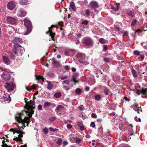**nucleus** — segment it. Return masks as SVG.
I'll return each instance as SVG.
<instances>
[{
    "label": "nucleus",
    "instance_id": "1",
    "mask_svg": "<svg viewBox=\"0 0 147 147\" xmlns=\"http://www.w3.org/2000/svg\"><path fill=\"white\" fill-rule=\"evenodd\" d=\"M28 99L25 98V102L26 103L25 109L27 111L24 110L21 113L18 112L15 116L16 120L19 123L24 124L26 123L28 124L29 123V119L32 117V115L34 114V111L33 110L35 108L34 107L30 105L26 100Z\"/></svg>",
    "mask_w": 147,
    "mask_h": 147
},
{
    "label": "nucleus",
    "instance_id": "2",
    "mask_svg": "<svg viewBox=\"0 0 147 147\" xmlns=\"http://www.w3.org/2000/svg\"><path fill=\"white\" fill-rule=\"evenodd\" d=\"M24 51V48L19 44H15L13 47L12 51L18 56H21Z\"/></svg>",
    "mask_w": 147,
    "mask_h": 147
},
{
    "label": "nucleus",
    "instance_id": "3",
    "mask_svg": "<svg viewBox=\"0 0 147 147\" xmlns=\"http://www.w3.org/2000/svg\"><path fill=\"white\" fill-rule=\"evenodd\" d=\"M24 21V25L27 28V31L24 34L27 35L31 32L32 30V24L30 21L27 18H25Z\"/></svg>",
    "mask_w": 147,
    "mask_h": 147
},
{
    "label": "nucleus",
    "instance_id": "4",
    "mask_svg": "<svg viewBox=\"0 0 147 147\" xmlns=\"http://www.w3.org/2000/svg\"><path fill=\"white\" fill-rule=\"evenodd\" d=\"M5 87L9 92H13L14 89L16 88V84L13 83H7L5 85Z\"/></svg>",
    "mask_w": 147,
    "mask_h": 147
},
{
    "label": "nucleus",
    "instance_id": "5",
    "mask_svg": "<svg viewBox=\"0 0 147 147\" xmlns=\"http://www.w3.org/2000/svg\"><path fill=\"white\" fill-rule=\"evenodd\" d=\"M11 73L10 71H5L1 75V78L4 81H9L11 78Z\"/></svg>",
    "mask_w": 147,
    "mask_h": 147
},
{
    "label": "nucleus",
    "instance_id": "6",
    "mask_svg": "<svg viewBox=\"0 0 147 147\" xmlns=\"http://www.w3.org/2000/svg\"><path fill=\"white\" fill-rule=\"evenodd\" d=\"M83 41L84 45L87 46H91L93 44V40L91 38L89 37L85 38Z\"/></svg>",
    "mask_w": 147,
    "mask_h": 147
},
{
    "label": "nucleus",
    "instance_id": "7",
    "mask_svg": "<svg viewBox=\"0 0 147 147\" xmlns=\"http://www.w3.org/2000/svg\"><path fill=\"white\" fill-rule=\"evenodd\" d=\"M89 5L91 8L93 9L95 11H96V9L98 8L99 6V4L95 1H91L89 3Z\"/></svg>",
    "mask_w": 147,
    "mask_h": 147
},
{
    "label": "nucleus",
    "instance_id": "8",
    "mask_svg": "<svg viewBox=\"0 0 147 147\" xmlns=\"http://www.w3.org/2000/svg\"><path fill=\"white\" fill-rule=\"evenodd\" d=\"M27 14V13L24 10L23 8H20L18 11L17 16L20 17H23L25 16Z\"/></svg>",
    "mask_w": 147,
    "mask_h": 147
},
{
    "label": "nucleus",
    "instance_id": "9",
    "mask_svg": "<svg viewBox=\"0 0 147 147\" xmlns=\"http://www.w3.org/2000/svg\"><path fill=\"white\" fill-rule=\"evenodd\" d=\"M22 42V40L21 38L19 37H15L12 40V42L15 44H18L21 43Z\"/></svg>",
    "mask_w": 147,
    "mask_h": 147
},
{
    "label": "nucleus",
    "instance_id": "10",
    "mask_svg": "<svg viewBox=\"0 0 147 147\" xmlns=\"http://www.w3.org/2000/svg\"><path fill=\"white\" fill-rule=\"evenodd\" d=\"M7 21L8 22L12 24H16L17 22L16 19L15 18L11 17H8L7 19Z\"/></svg>",
    "mask_w": 147,
    "mask_h": 147
},
{
    "label": "nucleus",
    "instance_id": "11",
    "mask_svg": "<svg viewBox=\"0 0 147 147\" xmlns=\"http://www.w3.org/2000/svg\"><path fill=\"white\" fill-rule=\"evenodd\" d=\"M15 6V3L12 1L9 2L7 4V7L10 10L13 9Z\"/></svg>",
    "mask_w": 147,
    "mask_h": 147
},
{
    "label": "nucleus",
    "instance_id": "12",
    "mask_svg": "<svg viewBox=\"0 0 147 147\" xmlns=\"http://www.w3.org/2000/svg\"><path fill=\"white\" fill-rule=\"evenodd\" d=\"M3 98L4 100L7 101L8 102L11 101V97L8 94H4L3 95Z\"/></svg>",
    "mask_w": 147,
    "mask_h": 147
},
{
    "label": "nucleus",
    "instance_id": "13",
    "mask_svg": "<svg viewBox=\"0 0 147 147\" xmlns=\"http://www.w3.org/2000/svg\"><path fill=\"white\" fill-rule=\"evenodd\" d=\"M127 13L129 16H130L131 17H133L134 16V11L133 9L131 10L130 9H129L126 10Z\"/></svg>",
    "mask_w": 147,
    "mask_h": 147
},
{
    "label": "nucleus",
    "instance_id": "14",
    "mask_svg": "<svg viewBox=\"0 0 147 147\" xmlns=\"http://www.w3.org/2000/svg\"><path fill=\"white\" fill-rule=\"evenodd\" d=\"M3 59L4 62L7 64H9L10 63V61L8 58L6 56H3Z\"/></svg>",
    "mask_w": 147,
    "mask_h": 147
},
{
    "label": "nucleus",
    "instance_id": "15",
    "mask_svg": "<svg viewBox=\"0 0 147 147\" xmlns=\"http://www.w3.org/2000/svg\"><path fill=\"white\" fill-rule=\"evenodd\" d=\"M63 106L61 105H59L56 107V111L57 112H60L63 109Z\"/></svg>",
    "mask_w": 147,
    "mask_h": 147
},
{
    "label": "nucleus",
    "instance_id": "16",
    "mask_svg": "<svg viewBox=\"0 0 147 147\" xmlns=\"http://www.w3.org/2000/svg\"><path fill=\"white\" fill-rule=\"evenodd\" d=\"M70 7L72 10L75 11H76V9L74 3L73 2H70Z\"/></svg>",
    "mask_w": 147,
    "mask_h": 147
},
{
    "label": "nucleus",
    "instance_id": "17",
    "mask_svg": "<svg viewBox=\"0 0 147 147\" xmlns=\"http://www.w3.org/2000/svg\"><path fill=\"white\" fill-rule=\"evenodd\" d=\"M52 64H54L56 66H58L60 65L59 62L57 61H56L55 58H53L52 59Z\"/></svg>",
    "mask_w": 147,
    "mask_h": 147
},
{
    "label": "nucleus",
    "instance_id": "18",
    "mask_svg": "<svg viewBox=\"0 0 147 147\" xmlns=\"http://www.w3.org/2000/svg\"><path fill=\"white\" fill-rule=\"evenodd\" d=\"M83 123L82 121L78 122V125L80 127V129L81 130H83L84 129V127L83 126Z\"/></svg>",
    "mask_w": 147,
    "mask_h": 147
},
{
    "label": "nucleus",
    "instance_id": "19",
    "mask_svg": "<svg viewBox=\"0 0 147 147\" xmlns=\"http://www.w3.org/2000/svg\"><path fill=\"white\" fill-rule=\"evenodd\" d=\"M28 0H21L19 3L21 5H26L28 3Z\"/></svg>",
    "mask_w": 147,
    "mask_h": 147
},
{
    "label": "nucleus",
    "instance_id": "20",
    "mask_svg": "<svg viewBox=\"0 0 147 147\" xmlns=\"http://www.w3.org/2000/svg\"><path fill=\"white\" fill-rule=\"evenodd\" d=\"M48 34H49V36L51 37V40L54 41L55 40V33L53 32H51L49 33Z\"/></svg>",
    "mask_w": 147,
    "mask_h": 147
},
{
    "label": "nucleus",
    "instance_id": "21",
    "mask_svg": "<svg viewBox=\"0 0 147 147\" xmlns=\"http://www.w3.org/2000/svg\"><path fill=\"white\" fill-rule=\"evenodd\" d=\"M47 82L48 83L47 85V88L49 90H51L53 88V86L52 84L51 83V82L49 81H47Z\"/></svg>",
    "mask_w": 147,
    "mask_h": 147
},
{
    "label": "nucleus",
    "instance_id": "22",
    "mask_svg": "<svg viewBox=\"0 0 147 147\" xmlns=\"http://www.w3.org/2000/svg\"><path fill=\"white\" fill-rule=\"evenodd\" d=\"M147 93V88H142L141 89V94L145 95Z\"/></svg>",
    "mask_w": 147,
    "mask_h": 147
},
{
    "label": "nucleus",
    "instance_id": "23",
    "mask_svg": "<svg viewBox=\"0 0 147 147\" xmlns=\"http://www.w3.org/2000/svg\"><path fill=\"white\" fill-rule=\"evenodd\" d=\"M131 71L134 77L136 78L138 75L136 71L134 69H133L131 70Z\"/></svg>",
    "mask_w": 147,
    "mask_h": 147
},
{
    "label": "nucleus",
    "instance_id": "24",
    "mask_svg": "<svg viewBox=\"0 0 147 147\" xmlns=\"http://www.w3.org/2000/svg\"><path fill=\"white\" fill-rule=\"evenodd\" d=\"M90 11L89 9H87L85 11V16L88 17L90 15Z\"/></svg>",
    "mask_w": 147,
    "mask_h": 147
},
{
    "label": "nucleus",
    "instance_id": "25",
    "mask_svg": "<svg viewBox=\"0 0 147 147\" xmlns=\"http://www.w3.org/2000/svg\"><path fill=\"white\" fill-rule=\"evenodd\" d=\"M51 102H45L44 105L45 107H49L51 105Z\"/></svg>",
    "mask_w": 147,
    "mask_h": 147
},
{
    "label": "nucleus",
    "instance_id": "26",
    "mask_svg": "<svg viewBox=\"0 0 147 147\" xmlns=\"http://www.w3.org/2000/svg\"><path fill=\"white\" fill-rule=\"evenodd\" d=\"M84 55L83 54L78 53L76 55V57L78 59H82V58L83 56Z\"/></svg>",
    "mask_w": 147,
    "mask_h": 147
},
{
    "label": "nucleus",
    "instance_id": "27",
    "mask_svg": "<svg viewBox=\"0 0 147 147\" xmlns=\"http://www.w3.org/2000/svg\"><path fill=\"white\" fill-rule=\"evenodd\" d=\"M99 42L101 44H105L106 43V40L103 38H100L99 40Z\"/></svg>",
    "mask_w": 147,
    "mask_h": 147
},
{
    "label": "nucleus",
    "instance_id": "28",
    "mask_svg": "<svg viewBox=\"0 0 147 147\" xmlns=\"http://www.w3.org/2000/svg\"><path fill=\"white\" fill-rule=\"evenodd\" d=\"M14 140H16V142H22L23 140L22 139V138H18V137H15L13 139Z\"/></svg>",
    "mask_w": 147,
    "mask_h": 147
},
{
    "label": "nucleus",
    "instance_id": "29",
    "mask_svg": "<svg viewBox=\"0 0 147 147\" xmlns=\"http://www.w3.org/2000/svg\"><path fill=\"white\" fill-rule=\"evenodd\" d=\"M82 92L80 88H77L75 90L76 93L78 94H81Z\"/></svg>",
    "mask_w": 147,
    "mask_h": 147
},
{
    "label": "nucleus",
    "instance_id": "30",
    "mask_svg": "<svg viewBox=\"0 0 147 147\" xmlns=\"http://www.w3.org/2000/svg\"><path fill=\"white\" fill-rule=\"evenodd\" d=\"M61 96V94L60 92H57L55 94L54 96L56 98H58Z\"/></svg>",
    "mask_w": 147,
    "mask_h": 147
},
{
    "label": "nucleus",
    "instance_id": "31",
    "mask_svg": "<svg viewBox=\"0 0 147 147\" xmlns=\"http://www.w3.org/2000/svg\"><path fill=\"white\" fill-rule=\"evenodd\" d=\"M62 142V140L61 138H59L57 141V144L59 145L61 144Z\"/></svg>",
    "mask_w": 147,
    "mask_h": 147
},
{
    "label": "nucleus",
    "instance_id": "32",
    "mask_svg": "<svg viewBox=\"0 0 147 147\" xmlns=\"http://www.w3.org/2000/svg\"><path fill=\"white\" fill-rule=\"evenodd\" d=\"M20 133H19L20 134L18 135V138H21L23 137V134H24L25 133L23 131H20Z\"/></svg>",
    "mask_w": 147,
    "mask_h": 147
},
{
    "label": "nucleus",
    "instance_id": "33",
    "mask_svg": "<svg viewBox=\"0 0 147 147\" xmlns=\"http://www.w3.org/2000/svg\"><path fill=\"white\" fill-rule=\"evenodd\" d=\"M116 7L115 8V11H118L119 9L120 3H116Z\"/></svg>",
    "mask_w": 147,
    "mask_h": 147
},
{
    "label": "nucleus",
    "instance_id": "34",
    "mask_svg": "<svg viewBox=\"0 0 147 147\" xmlns=\"http://www.w3.org/2000/svg\"><path fill=\"white\" fill-rule=\"evenodd\" d=\"M95 99L96 100H99L101 99V97L100 95L98 94L95 96Z\"/></svg>",
    "mask_w": 147,
    "mask_h": 147
},
{
    "label": "nucleus",
    "instance_id": "35",
    "mask_svg": "<svg viewBox=\"0 0 147 147\" xmlns=\"http://www.w3.org/2000/svg\"><path fill=\"white\" fill-rule=\"evenodd\" d=\"M137 21V20L136 19H134L131 22V26H134L136 24Z\"/></svg>",
    "mask_w": 147,
    "mask_h": 147
},
{
    "label": "nucleus",
    "instance_id": "36",
    "mask_svg": "<svg viewBox=\"0 0 147 147\" xmlns=\"http://www.w3.org/2000/svg\"><path fill=\"white\" fill-rule=\"evenodd\" d=\"M14 129V132H13V134H14L15 133H20V130H18V128L15 127L13 128Z\"/></svg>",
    "mask_w": 147,
    "mask_h": 147
},
{
    "label": "nucleus",
    "instance_id": "37",
    "mask_svg": "<svg viewBox=\"0 0 147 147\" xmlns=\"http://www.w3.org/2000/svg\"><path fill=\"white\" fill-rule=\"evenodd\" d=\"M36 79L38 80H41L42 79L43 77L42 76H36Z\"/></svg>",
    "mask_w": 147,
    "mask_h": 147
},
{
    "label": "nucleus",
    "instance_id": "38",
    "mask_svg": "<svg viewBox=\"0 0 147 147\" xmlns=\"http://www.w3.org/2000/svg\"><path fill=\"white\" fill-rule=\"evenodd\" d=\"M109 91V90L107 88L105 89L104 90V92L106 95H108Z\"/></svg>",
    "mask_w": 147,
    "mask_h": 147
},
{
    "label": "nucleus",
    "instance_id": "39",
    "mask_svg": "<svg viewBox=\"0 0 147 147\" xmlns=\"http://www.w3.org/2000/svg\"><path fill=\"white\" fill-rule=\"evenodd\" d=\"M9 54L11 57L12 59H14L15 58V56L12 52H10L9 53Z\"/></svg>",
    "mask_w": 147,
    "mask_h": 147
},
{
    "label": "nucleus",
    "instance_id": "40",
    "mask_svg": "<svg viewBox=\"0 0 147 147\" xmlns=\"http://www.w3.org/2000/svg\"><path fill=\"white\" fill-rule=\"evenodd\" d=\"M2 143V144L1 145L2 147H7V146L8 145L5 143V140H3Z\"/></svg>",
    "mask_w": 147,
    "mask_h": 147
},
{
    "label": "nucleus",
    "instance_id": "41",
    "mask_svg": "<svg viewBox=\"0 0 147 147\" xmlns=\"http://www.w3.org/2000/svg\"><path fill=\"white\" fill-rule=\"evenodd\" d=\"M29 103L30 105H34L35 104V102L34 100H31Z\"/></svg>",
    "mask_w": 147,
    "mask_h": 147
},
{
    "label": "nucleus",
    "instance_id": "42",
    "mask_svg": "<svg viewBox=\"0 0 147 147\" xmlns=\"http://www.w3.org/2000/svg\"><path fill=\"white\" fill-rule=\"evenodd\" d=\"M56 119V117H53L49 119V120L50 122H52L55 121Z\"/></svg>",
    "mask_w": 147,
    "mask_h": 147
},
{
    "label": "nucleus",
    "instance_id": "43",
    "mask_svg": "<svg viewBox=\"0 0 147 147\" xmlns=\"http://www.w3.org/2000/svg\"><path fill=\"white\" fill-rule=\"evenodd\" d=\"M81 141V140L80 138H77L76 139V143H80Z\"/></svg>",
    "mask_w": 147,
    "mask_h": 147
},
{
    "label": "nucleus",
    "instance_id": "44",
    "mask_svg": "<svg viewBox=\"0 0 147 147\" xmlns=\"http://www.w3.org/2000/svg\"><path fill=\"white\" fill-rule=\"evenodd\" d=\"M52 28L51 26L49 28V30L46 32V34H48L49 33L52 32Z\"/></svg>",
    "mask_w": 147,
    "mask_h": 147
},
{
    "label": "nucleus",
    "instance_id": "45",
    "mask_svg": "<svg viewBox=\"0 0 147 147\" xmlns=\"http://www.w3.org/2000/svg\"><path fill=\"white\" fill-rule=\"evenodd\" d=\"M43 131L45 134H46L48 132V130L47 127H45L43 129Z\"/></svg>",
    "mask_w": 147,
    "mask_h": 147
},
{
    "label": "nucleus",
    "instance_id": "46",
    "mask_svg": "<svg viewBox=\"0 0 147 147\" xmlns=\"http://www.w3.org/2000/svg\"><path fill=\"white\" fill-rule=\"evenodd\" d=\"M91 117L94 118H96L97 117V115L95 113H92L91 114Z\"/></svg>",
    "mask_w": 147,
    "mask_h": 147
},
{
    "label": "nucleus",
    "instance_id": "47",
    "mask_svg": "<svg viewBox=\"0 0 147 147\" xmlns=\"http://www.w3.org/2000/svg\"><path fill=\"white\" fill-rule=\"evenodd\" d=\"M134 53L135 55H139L140 54V52L137 50L134 51Z\"/></svg>",
    "mask_w": 147,
    "mask_h": 147
},
{
    "label": "nucleus",
    "instance_id": "48",
    "mask_svg": "<svg viewBox=\"0 0 147 147\" xmlns=\"http://www.w3.org/2000/svg\"><path fill=\"white\" fill-rule=\"evenodd\" d=\"M63 83L67 85H68L69 84V82L68 80H65L63 82Z\"/></svg>",
    "mask_w": 147,
    "mask_h": 147
},
{
    "label": "nucleus",
    "instance_id": "49",
    "mask_svg": "<svg viewBox=\"0 0 147 147\" xmlns=\"http://www.w3.org/2000/svg\"><path fill=\"white\" fill-rule=\"evenodd\" d=\"M88 21L86 20L85 21H83L82 22L81 24H85V25H87L88 24Z\"/></svg>",
    "mask_w": 147,
    "mask_h": 147
},
{
    "label": "nucleus",
    "instance_id": "50",
    "mask_svg": "<svg viewBox=\"0 0 147 147\" xmlns=\"http://www.w3.org/2000/svg\"><path fill=\"white\" fill-rule=\"evenodd\" d=\"M91 127L92 128H94L95 127V124L94 122H92L90 124Z\"/></svg>",
    "mask_w": 147,
    "mask_h": 147
},
{
    "label": "nucleus",
    "instance_id": "51",
    "mask_svg": "<svg viewBox=\"0 0 147 147\" xmlns=\"http://www.w3.org/2000/svg\"><path fill=\"white\" fill-rule=\"evenodd\" d=\"M136 93L138 95H140L141 94V90H140L138 89L136 91Z\"/></svg>",
    "mask_w": 147,
    "mask_h": 147
},
{
    "label": "nucleus",
    "instance_id": "52",
    "mask_svg": "<svg viewBox=\"0 0 147 147\" xmlns=\"http://www.w3.org/2000/svg\"><path fill=\"white\" fill-rule=\"evenodd\" d=\"M68 78V77L66 76H62L61 77V78H60V79L61 80H65L67 78Z\"/></svg>",
    "mask_w": 147,
    "mask_h": 147
},
{
    "label": "nucleus",
    "instance_id": "53",
    "mask_svg": "<svg viewBox=\"0 0 147 147\" xmlns=\"http://www.w3.org/2000/svg\"><path fill=\"white\" fill-rule=\"evenodd\" d=\"M108 49L107 46V45H105L103 46V50L105 51H106Z\"/></svg>",
    "mask_w": 147,
    "mask_h": 147
},
{
    "label": "nucleus",
    "instance_id": "54",
    "mask_svg": "<svg viewBox=\"0 0 147 147\" xmlns=\"http://www.w3.org/2000/svg\"><path fill=\"white\" fill-rule=\"evenodd\" d=\"M67 128L70 129L72 127V125L70 124H68L67 125Z\"/></svg>",
    "mask_w": 147,
    "mask_h": 147
},
{
    "label": "nucleus",
    "instance_id": "55",
    "mask_svg": "<svg viewBox=\"0 0 147 147\" xmlns=\"http://www.w3.org/2000/svg\"><path fill=\"white\" fill-rule=\"evenodd\" d=\"M115 29L116 31H119L120 30V28L118 26H115Z\"/></svg>",
    "mask_w": 147,
    "mask_h": 147
},
{
    "label": "nucleus",
    "instance_id": "56",
    "mask_svg": "<svg viewBox=\"0 0 147 147\" xmlns=\"http://www.w3.org/2000/svg\"><path fill=\"white\" fill-rule=\"evenodd\" d=\"M138 109L137 110H136V111H137L138 113H140V111L142 112V109H140L141 108V107H138Z\"/></svg>",
    "mask_w": 147,
    "mask_h": 147
},
{
    "label": "nucleus",
    "instance_id": "57",
    "mask_svg": "<svg viewBox=\"0 0 147 147\" xmlns=\"http://www.w3.org/2000/svg\"><path fill=\"white\" fill-rule=\"evenodd\" d=\"M128 34V33L126 31L124 32L123 35V37H124L125 36H127Z\"/></svg>",
    "mask_w": 147,
    "mask_h": 147
},
{
    "label": "nucleus",
    "instance_id": "58",
    "mask_svg": "<svg viewBox=\"0 0 147 147\" xmlns=\"http://www.w3.org/2000/svg\"><path fill=\"white\" fill-rule=\"evenodd\" d=\"M107 76H103L102 78V79L103 80H107Z\"/></svg>",
    "mask_w": 147,
    "mask_h": 147
},
{
    "label": "nucleus",
    "instance_id": "59",
    "mask_svg": "<svg viewBox=\"0 0 147 147\" xmlns=\"http://www.w3.org/2000/svg\"><path fill=\"white\" fill-rule=\"evenodd\" d=\"M36 89V86L34 85H32V86H31V89H33V90H34L35 89Z\"/></svg>",
    "mask_w": 147,
    "mask_h": 147
},
{
    "label": "nucleus",
    "instance_id": "60",
    "mask_svg": "<svg viewBox=\"0 0 147 147\" xmlns=\"http://www.w3.org/2000/svg\"><path fill=\"white\" fill-rule=\"evenodd\" d=\"M63 146H66V145L67 144L68 142L67 141H65L63 142Z\"/></svg>",
    "mask_w": 147,
    "mask_h": 147
},
{
    "label": "nucleus",
    "instance_id": "61",
    "mask_svg": "<svg viewBox=\"0 0 147 147\" xmlns=\"http://www.w3.org/2000/svg\"><path fill=\"white\" fill-rule=\"evenodd\" d=\"M38 108L39 110H42V106L41 105H39L38 106Z\"/></svg>",
    "mask_w": 147,
    "mask_h": 147
},
{
    "label": "nucleus",
    "instance_id": "62",
    "mask_svg": "<svg viewBox=\"0 0 147 147\" xmlns=\"http://www.w3.org/2000/svg\"><path fill=\"white\" fill-rule=\"evenodd\" d=\"M0 69H2L3 71L7 70V69H6L5 67H0Z\"/></svg>",
    "mask_w": 147,
    "mask_h": 147
},
{
    "label": "nucleus",
    "instance_id": "63",
    "mask_svg": "<svg viewBox=\"0 0 147 147\" xmlns=\"http://www.w3.org/2000/svg\"><path fill=\"white\" fill-rule=\"evenodd\" d=\"M65 68L67 70H69L70 68V67L69 65H65Z\"/></svg>",
    "mask_w": 147,
    "mask_h": 147
},
{
    "label": "nucleus",
    "instance_id": "64",
    "mask_svg": "<svg viewBox=\"0 0 147 147\" xmlns=\"http://www.w3.org/2000/svg\"><path fill=\"white\" fill-rule=\"evenodd\" d=\"M71 81L75 83H76L78 82V81L76 80L75 78H72Z\"/></svg>",
    "mask_w": 147,
    "mask_h": 147
}]
</instances>
